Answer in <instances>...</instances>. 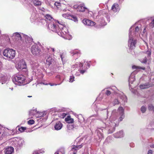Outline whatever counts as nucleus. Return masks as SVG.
I'll use <instances>...</instances> for the list:
<instances>
[{
  "label": "nucleus",
  "instance_id": "473e14b6",
  "mask_svg": "<svg viewBox=\"0 0 154 154\" xmlns=\"http://www.w3.org/2000/svg\"><path fill=\"white\" fill-rule=\"evenodd\" d=\"M110 91L112 92V93H116L118 89L115 86H113L109 88Z\"/></svg>",
  "mask_w": 154,
  "mask_h": 154
},
{
  "label": "nucleus",
  "instance_id": "ea45409f",
  "mask_svg": "<svg viewBox=\"0 0 154 154\" xmlns=\"http://www.w3.org/2000/svg\"><path fill=\"white\" fill-rule=\"evenodd\" d=\"M6 134L5 132H2V133L0 132V140H2L4 137H5Z\"/></svg>",
  "mask_w": 154,
  "mask_h": 154
},
{
  "label": "nucleus",
  "instance_id": "49530a36",
  "mask_svg": "<svg viewBox=\"0 0 154 154\" xmlns=\"http://www.w3.org/2000/svg\"><path fill=\"white\" fill-rule=\"evenodd\" d=\"M88 68L86 67L84 69H79V71L80 73H82V74H83L85 73V72H86V70Z\"/></svg>",
  "mask_w": 154,
  "mask_h": 154
},
{
  "label": "nucleus",
  "instance_id": "774afa93",
  "mask_svg": "<svg viewBox=\"0 0 154 154\" xmlns=\"http://www.w3.org/2000/svg\"><path fill=\"white\" fill-rule=\"evenodd\" d=\"M122 97L123 98V100H124V102H125L126 100H127V98H126V97L125 96H123Z\"/></svg>",
  "mask_w": 154,
  "mask_h": 154
},
{
  "label": "nucleus",
  "instance_id": "423d86ee",
  "mask_svg": "<svg viewBox=\"0 0 154 154\" xmlns=\"http://www.w3.org/2000/svg\"><path fill=\"white\" fill-rule=\"evenodd\" d=\"M16 51L11 48H6L3 50V55L8 60H11L15 57Z\"/></svg>",
  "mask_w": 154,
  "mask_h": 154
},
{
  "label": "nucleus",
  "instance_id": "37998d69",
  "mask_svg": "<svg viewBox=\"0 0 154 154\" xmlns=\"http://www.w3.org/2000/svg\"><path fill=\"white\" fill-rule=\"evenodd\" d=\"M148 108L149 110H152L154 112V106L152 104H149L148 106Z\"/></svg>",
  "mask_w": 154,
  "mask_h": 154
},
{
  "label": "nucleus",
  "instance_id": "dca6fc26",
  "mask_svg": "<svg viewBox=\"0 0 154 154\" xmlns=\"http://www.w3.org/2000/svg\"><path fill=\"white\" fill-rule=\"evenodd\" d=\"M14 152V148L11 146L6 148L4 151L5 154H13Z\"/></svg>",
  "mask_w": 154,
  "mask_h": 154
},
{
  "label": "nucleus",
  "instance_id": "2f4dec72",
  "mask_svg": "<svg viewBox=\"0 0 154 154\" xmlns=\"http://www.w3.org/2000/svg\"><path fill=\"white\" fill-rule=\"evenodd\" d=\"M83 146V145L82 144H81L80 145H78V146H74V147H73L72 149V151H73L74 150H76L78 149H79L81 148H82Z\"/></svg>",
  "mask_w": 154,
  "mask_h": 154
},
{
  "label": "nucleus",
  "instance_id": "0eeeda50",
  "mask_svg": "<svg viewBox=\"0 0 154 154\" xmlns=\"http://www.w3.org/2000/svg\"><path fill=\"white\" fill-rule=\"evenodd\" d=\"M120 116L119 118V121H121L125 117L124 112V109L122 107H120L118 108L117 112L116 110H114L112 111L111 117H113L115 116L118 117Z\"/></svg>",
  "mask_w": 154,
  "mask_h": 154
},
{
  "label": "nucleus",
  "instance_id": "aec40b11",
  "mask_svg": "<svg viewBox=\"0 0 154 154\" xmlns=\"http://www.w3.org/2000/svg\"><path fill=\"white\" fill-rule=\"evenodd\" d=\"M112 9L115 12L118 11L120 10L119 5L116 3H114L112 6Z\"/></svg>",
  "mask_w": 154,
  "mask_h": 154
},
{
  "label": "nucleus",
  "instance_id": "39448f33",
  "mask_svg": "<svg viewBox=\"0 0 154 154\" xmlns=\"http://www.w3.org/2000/svg\"><path fill=\"white\" fill-rule=\"evenodd\" d=\"M11 144L17 149H20L22 146L24 140L18 137L13 138L10 139Z\"/></svg>",
  "mask_w": 154,
  "mask_h": 154
},
{
  "label": "nucleus",
  "instance_id": "3c124183",
  "mask_svg": "<svg viewBox=\"0 0 154 154\" xmlns=\"http://www.w3.org/2000/svg\"><path fill=\"white\" fill-rule=\"evenodd\" d=\"M69 82H72L74 81V77L73 75L71 76L69 78Z\"/></svg>",
  "mask_w": 154,
  "mask_h": 154
},
{
  "label": "nucleus",
  "instance_id": "4be33fe9",
  "mask_svg": "<svg viewBox=\"0 0 154 154\" xmlns=\"http://www.w3.org/2000/svg\"><path fill=\"white\" fill-rule=\"evenodd\" d=\"M31 67L32 69L35 70L36 69L38 66V63L34 62L32 61L31 62Z\"/></svg>",
  "mask_w": 154,
  "mask_h": 154
},
{
  "label": "nucleus",
  "instance_id": "e2e57ef3",
  "mask_svg": "<svg viewBox=\"0 0 154 154\" xmlns=\"http://www.w3.org/2000/svg\"><path fill=\"white\" fill-rule=\"evenodd\" d=\"M105 18L107 20V21L109 22L110 21V16L109 15H107L106 16H105Z\"/></svg>",
  "mask_w": 154,
  "mask_h": 154
},
{
  "label": "nucleus",
  "instance_id": "338daca9",
  "mask_svg": "<svg viewBox=\"0 0 154 154\" xmlns=\"http://www.w3.org/2000/svg\"><path fill=\"white\" fill-rule=\"evenodd\" d=\"M3 50L2 49H0V55L2 56V55H3Z\"/></svg>",
  "mask_w": 154,
  "mask_h": 154
},
{
  "label": "nucleus",
  "instance_id": "c03bdc74",
  "mask_svg": "<svg viewBox=\"0 0 154 154\" xmlns=\"http://www.w3.org/2000/svg\"><path fill=\"white\" fill-rule=\"evenodd\" d=\"M56 78L59 81H61L62 80H63V78L60 75H57ZM63 81H62L63 82Z\"/></svg>",
  "mask_w": 154,
  "mask_h": 154
},
{
  "label": "nucleus",
  "instance_id": "13d9d810",
  "mask_svg": "<svg viewBox=\"0 0 154 154\" xmlns=\"http://www.w3.org/2000/svg\"><path fill=\"white\" fill-rule=\"evenodd\" d=\"M84 63H85L84 67H85V66H87L88 68L90 67V64L88 63V61L86 62L85 63V61H84Z\"/></svg>",
  "mask_w": 154,
  "mask_h": 154
},
{
  "label": "nucleus",
  "instance_id": "79ce46f5",
  "mask_svg": "<svg viewBox=\"0 0 154 154\" xmlns=\"http://www.w3.org/2000/svg\"><path fill=\"white\" fill-rule=\"evenodd\" d=\"M149 26L150 28H152L154 27V19L152 18L151 22L149 24Z\"/></svg>",
  "mask_w": 154,
  "mask_h": 154
},
{
  "label": "nucleus",
  "instance_id": "393cba45",
  "mask_svg": "<svg viewBox=\"0 0 154 154\" xmlns=\"http://www.w3.org/2000/svg\"><path fill=\"white\" fill-rule=\"evenodd\" d=\"M45 17L47 19V22L48 23V22H50L53 21V20H54L51 15L49 14H47L45 16Z\"/></svg>",
  "mask_w": 154,
  "mask_h": 154
},
{
  "label": "nucleus",
  "instance_id": "2eb2a0df",
  "mask_svg": "<svg viewBox=\"0 0 154 154\" xmlns=\"http://www.w3.org/2000/svg\"><path fill=\"white\" fill-rule=\"evenodd\" d=\"M12 37L13 38L15 39V40L17 41L22 39L23 35L22 34L21 35L18 32H15L13 34Z\"/></svg>",
  "mask_w": 154,
  "mask_h": 154
},
{
  "label": "nucleus",
  "instance_id": "680f3d73",
  "mask_svg": "<svg viewBox=\"0 0 154 154\" xmlns=\"http://www.w3.org/2000/svg\"><path fill=\"white\" fill-rule=\"evenodd\" d=\"M62 82V81L60 83L58 84H54L53 83L52 84L51 83H49V85H50L51 86H53L54 85H60L61 84V83Z\"/></svg>",
  "mask_w": 154,
  "mask_h": 154
},
{
  "label": "nucleus",
  "instance_id": "7c9ffc66",
  "mask_svg": "<svg viewBox=\"0 0 154 154\" xmlns=\"http://www.w3.org/2000/svg\"><path fill=\"white\" fill-rule=\"evenodd\" d=\"M38 113V112L37 111L36 109H35L31 110L29 112V115H34Z\"/></svg>",
  "mask_w": 154,
  "mask_h": 154
},
{
  "label": "nucleus",
  "instance_id": "09e8293b",
  "mask_svg": "<svg viewBox=\"0 0 154 154\" xmlns=\"http://www.w3.org/2000/svg\"><path fill=\"white\" fill-rule=\"evenodd\" d=\"M71 17L70 19L74 20L75 22L77 21V18L75 17L73 15H71Z\"/></svg>",
  "mask_w": 154,
  "mask_h": 154
},
{
  "label": "nucleus",
  "instance_id": "6e6552de",
  "mask_svg": "<svg viewBox=\"0 0 154 154\" xmlns=\"http://www.w3.org/2000/svg\"><path fill=\"white\" fill-rule=\"evenodd\" d=\"M61 21L58 20H53L52 22H48V27L49 29L52 31L57 33L58 32V25Z\"/></svg>",
  "mask_w": 154,
  "mask_h": 154
},
{
  "label": "nucleus",
  "instance_id": "72a5a7b5",
  "mask_svg": "<svg viewBox=\"0 0 154 154\" xmlns=\"http://www.w3.org/2000/svg\"><path fill=\"white\" fill-rule=\"evenodd\" d=\"M78 66H79V67H83V65L82 63H78L77 64L72 65V68H77Z\"/></svg>",
  "mask_w": 154,
  "mask_h": 154
},
{
  "label": "nucleus",
  "instance_id": "8fccbe9b",
  "mask_svg": "<svg viewBox=\"0 0 154 154\" xmlns=\"http://www.w3.org/2000/svg\"><path fill=\"white\" fill-rule=\"evenodd\" d=\"M28 124L31 125L34 124L35 123V121L32 119H30L28 121Z\"/></svg>",
  "mask_w": 154,
  "mask_h": 154
},
{
  "label": "nucleus",
  "instance_id": "4d7b16f0",
  "mask_svg": "<svg viewBox=\"0 0 154 154\" xmlns=\"http://www.w3.org/2000/svg\"><path fill=\"white\" fill-rule=\"evenodd\" d=\"M21 70H22L23 72H25L26 74H27V69L26 65V67H25V68H23V69Z\"/></svg>",
  "mask_w": 154,
  "mask_h": 154
},
{
  "label": "nucleus",
  "instance_id": "69168bd1",
  "mask_svg": "<svg viewBox=\"0 0 154 154\" xmlns=\"http://www.w3.org/2000/svg\"><path fill=\"white\" fill-rule=\"evenodd\" d=\"M152 151L151 150H149L148 151L147 154H152Z\"/></svg>",
  "mask_w": 154,
  "mask_h": 154
},
{
  "label": "nucleus",
  "instance_id": "de8ad7c7",
  "mask_svg": "<svg viewBox=\"0 0 154 154\" xmlns=\"http://www.w3.org/2000/svg\"><path fill=\"white\" fill-rule=\"evenodd\" d=\"M147 61V58L146 57H145L143 59H141L140 60V61L142 63H146Z\"/></svg>",
  "mask_w": 154,
  "mask_h": 154
},
{
  "label": "nucleus",
  "instance_id": "f03ea898",
  "mask_svg": "<svg viewBox=\"0 0 154 154\" xmlns=\"http://www.w3.org/2000/svg\"><path fill=\"white\" fill-rule=\"evenodd\" d=\"M134 26H132L130 29L129 33V40L128 41V46L129 47L130 49H132L134 48L135 47V45L136 43V40L133 38V35H136L138 33L140 30H141L140 26V27L138 26H136L135 27V31L134 32H133L132 31L134 29Z\"/></svg>",
  "mask_w": 154,
  "mask_h": 154
},
{
  "label": "nucleus",
  "instance_id": "5701e85b",
  "mask_svg": "<svg viewBox=\"0 0 154 154\" xmlns=\"http://www.w3.org/2000/svg\"><path fill=\"white\" fill-rule=\"evenodd\" d=\"M62 127V124L60 122H57L54 126L55 129L57 130H60Z\"/></svg>",
  "mask_w": 154,
  "mask_h": 154
},
{
  "label": "nucleus",
  "instance_id": "c756f323",
  "mask_svg": "<svg viewBox=\"0 0 154 154\" xmlns=\"http://www.w3.org/2000/svg\"><path fill=\"white\" fill-rule=\"evenodd\" d=\"M132 68L133 69H136L137 70L138 69H142L143 70H144L145 69V67H142L140 66H136L135 65H133L132 66Z\"/></svg>",
  "mask_w": 154,
  "mask_h": 154
},
{
  "label": "nucleus",
  "instance_id": "1a4fd4ad",
  "mask_svg": "<svg viewBox=\"0 0 154 154\" xmlns=\"http://www.w3.org/2000/svg\"><path fill=\"white\" fill-rule=\"evenodd\" d=\"M31 51L32 54L38 56L41 54V50L39 46L37 44L34 43L31 48Z\"/></svg>",
  "mask_w": 154,
  "mask_h": 154
},
{
  "label": "nucleus",
  "instance_id": "f3484780",
  "mask_svg": "<svg viewBox=\"0 0 154 154\" xmlns=\"http://www.w3.org/2000/svg\"><path fill=\"white\" fill-rule=\"evenodd\" d=\"M72 56L77 59L80 56V51L78 50H75L71 52Z\"/></svg>",
  "mask_w": 154,
  "mask_h": 154
},
{
  "label": "nucleus",
  "instance_id": "7ed1b4c3",
  "mask_svg": "<svg viewBox=\"0 0 154 154\" xmlns=\"http://www.w3.org/2000/svg\"><path fill=\"white\" fill-rule=\"evenodd\" d=\"M58 25V32L57 33L60 36L63 38L68 39V37L69 36V34L67 28L65 26V22L63 21H61Z\"/></svg>",
  "mask_w": 154,
  "mask_h": 154
},
{
  "label": "nucleus",
  "instance_id": "6e6d98bb",
  "mask_svg": "<svg viewBox=\"0 0 154 154\" xmlns=\"http://www.w3.org/2000/svg\"><path fill=\"white\" fill-rule=\"evenodd\" d=\"M101 24L102 26H104L106 24V23L105 19H102L101 21Z\"/></svg>",
  "mask_w": 154,
  "mask_h": 154
},
{
  "label": "nucleus",
  "instance_id": "a211bd4d",
  "mask_svg": "<svg viewBox=\"0 0 154 154\" xmlns=\"http://www.w3.org/2000/svg\"><path fill=\"white\" fill-rule=\"evenodd\" d=\"M115 138H119L123 137L124 135V133L122 131H121L113 134Z\"/></svg>",
  "mask_w": 154,
  "mask_h": 154
},
{
  "label": "nucleus",
  "instance_id": "9d476101",
  "mask_svg": "<svg viewBox=\"0 0 154 154\" xmlns=\"http://www.w3.org/2000/svg\"><path fill=\"white\" fill-rule=\"evenodd\" d=\"M26 64L25 61H20L16 63L15 67L19 71H21L23 68L26 67Z\"/></svg>",
  "mask_w": 154,
  "mask_h": 154
},
{
  "label": "nucleus",
  "instance_id": "6ab92c4d",
  "mask_svg": "<svg viewBox=\"0 0 154 154\" xmlns=\"http://www.w3.org/2000/svg\"><path fill=\"white\" fill-rule=\"evenodd\" d=\"M7 40H5L4 39H0V46H4L7 45V42H9L10 39L8 38H7Z\"/></svg>",
  "mask_w": 154,
  "mask_h": 154
},
{
  "label": "nucleus",
  "instance_id": "0e129e2a",
  "mask_svg": "<svg viewBox=\"0 0 154 154\" xmlns=\"http://www.w3.org/2000/svg\"><path fill=\"white\" fill-rule=\"evenodd\" d=\"M54 5L55 6L57 7L58 6H59L60 5V3L59 2H56L54 3Z\"/></svg>",
  "mask_w": 154,
  "mask_h": 154
},
{
  "label": "nucleus",
  "instance_id": "bf43d9fd",
  "mask_svg": "<svg viewBox=\"0 0 154 154\" xmlns=\"http://www.w3.org/2000/svg\"><path fill=\"white\" fill-rule=\"evenodd\" d=\"M119 100L117 99H115L114 101V104L115 105L119 104Z\"/></svg>",
  "mask_w": 154,
  "mask_h": 154
},
{
  "label": "nucleus",
  "instance_id": "b1692460",
  "mask_svg": "<svg viewBox=\"0 0 154 154\" xmlns=\"http://www.w3.org/2000/svg\"><path fill=\"white\" fill-rule=\"evenodd\" d=\"M1 79H0V82L2 83V84L5 83L7 80V77L4 75H1Z\"/></svg>",
  "mask_w": 154,
  "mask_h": 154
},
{
  "label": "nucleus",
  "instance_id": "412c9836",
  "mask_svg": "<svg viewBox=\"0 0 154 154\" xmlns=\"http://www.w3.org/2000/svg\"><path fill=\"white\" fill-rule=\"evenodd\" d=\"M87 9V8L82 5H80L77 7V11L81 12H83Z\"/></svg>",
  "mask_w": 154,
  "mask_h": 154
},
{
  "label": "nucleus",
  "instance_id": "20e7f679",
  "mask_svg": "<svg viewBox=\"0 0 154 154\" xmlns=\"http://www.w3.org/2000/svg\"><path fill=\"white\" fill-rule=\"evenodd\" d=\"M26 77L23 75L17 74L13 75L12 80L13 82L16 85H21L25 83Z\"/></svg>",
  "mask_w": 154,
  "mask_h": 154
},
{
  "label": "nucleus",
  "instance_id": "58836bf2",
  "mask_svg": "<svg viewBox=\"0 0 154 154\" xmlns=\"http://www.w3.org/2000/svg\"><path fill=\"white\" fill-rule=\"evenodd\" d=\"M47 49L48 51H52L53 52V54H54L55 52L54 48L49 47L47 48Z\"/></svg>",
  "mask_w": 154,
  "mask_h": 154
},
{
  "label": "nucleus",
  "instance_id": "c9c22d12",
  "mask_svg": "<svg viewBox=\"0 0 154 154\" xmlns=\"http://www.w3.org/2000/svg\"><path fill=\"white\" fill-rule=\"evenodd\" d=\"M52 60L51 57H49L46 60V64L50 65L52 64Z\"/></svg>",
  "mask_w": 154,
  "mask_h": 154
},
{
  "label": "nucleus",
  "instance_id": "864d4df0",
  "mask_svg": "<svg viewBox=\"0 0 154 154\" xmlns=\"http://www.w3.org/2000/svg\"><path fill=\"white\" fill-rule=\"evenodd\" d=\"M60 57H61V59L62 61L63 62L64 61V58H65V55L63 54H60Z\"/></svg>",
  "mask_w": 154,
  "mask_h": 154
},
{
  "label": "nucleus",
  "instance_id": "a18cd8bd",
  "mask_svg": "<svg viewBox=\"0 0 154 154\" xmlns=\"http://www.w3.org/2000/svg\"><path fill=\"white\" fill-rule=\"evenodd\" d=\"M146 108L145 106H143L141 108V111L142 113H144L146 110Z\"/></svg>",
  "mask_w": 154,
  "mask_h": 154
},
{
  "label": "nucleus",
  "instance_id": "f8f14e48",
  "mask_svg": "<svg viewBox=\"0 0 154 154\" xmlns=\"http://www.w3.org/2000/svg\"><path fill=\"white\" fill-rule=\"evenodd\" d=\"M23 35V37L25 39V41L26 42L27 44H29L27 46V47L29 46L30 44H32L33 43V39L31 37L22 34Z\"/></svg>",
  "mask_w": 154,
  "mask_h": 154
},
{
  "label": "nucleus",
  "instance_id": "c85d7f7f",
  "mask_svg": "<svg viewBox=\"0 0 154 154\" xmlns=\"http://www.w3.org/2000/svg\"><path fill=\"white\" fill-rule=\"evenodd\" d=\"M78 119L79 121L78 124L80 125V124L84 120V118L82 117L81 114H80L78 116Z\"/></svg>",
  "mask_w": 154,
  "mask_h": 154
},
{
  "label": "nucleus",
  "instance_id": "cd10ccee",
  "mask_svg": "<svg viewBox=\"0 0 154 154\" xmlns=\"http://www.w3.org/2000/svg\"><path fill=\"white\" fill-rule=\"evenodd\" d=\"M65 120L68 123H72L74 122V120L73 119L71 118L69 116H68L65 118Z\"/></svg>",
  "mask_w": 154,
  "mask_h": 154
},
{
  "label": "nucleus",
  "instance_id": "f257e3e1",
  "mask_svg": "<svg viewBox=\"0 0 154 154\" xmlns=\"http://www.w3.org/2000/svg\"><path fill=\"white\" fill-rule=\"evenodd\" d=\"M107 118L103 119L102 122V123L103 124V126L100 128H98L96 131V132L100 140L103 138L102 132H103V130H105L104 129H102V128H106L108 130V133L111 134L115 131V128L117 126V124L115 122L107 120Z\"/></svg>",
  "mask_w": 154,
  "mask_h": 154
},
{
  "label": "nucleus",
  "instance_id": "4468645a",
  "mask_svg": "<svg viewBox=\"0 0 154 154\" xmlns=\"http://www.w3.org/2000/svg\"><path fill=\"white\" fill-rule=\"evenodd\" d=\"M82 22L85 25L88 26H92L94 25L95 24L94 22L86 19H84L82 20Z\"/></svg>",
  "mask_w": 154,
  "mask_h": 154
},
{
  "label": "nucleus",
  "instance_id": "a878e982",
  "mask_svg": "<svg viewBox=\"0 0 154 154\" xmlns=\"http://www.w3.org/2000/svg\"><path fill=\"white\" fill-rule=\"evenodd\" d=\"M151 85L149 83H146L143 85H141L139 86V87L140 89H144L148 88L151 87Z\"/></svg>",
  "mask_w": 154,
  "mask_h": 154
},
{
  "label": "nucleus",
  "instance_id": "e433bc0d",
  "mask_svg": "<svg viewBox=\"0 0 154 154\" xmlns=\"http://www.w3.org/2000/svg\"><path fill=\"white\" fill-rule=\"evenodd\" d=\"M62 16L63 17L68 19H70L71 16V15L68 14H62Z\"/></svg>",
  "mask_w": 154,
  "mask_h": 154
},
{
  "label": "nucleus",
  "instance_id": "4c0bfd02",
  "mask_svg": "<svg viewBox=\"0 0 154 154\" xmlns=\"http://www.w3.org/2000/svg\"><path fill=\"white\" fill-rule=\"evenodd\" d=\"M66 114L64 112L60 113L58 114V116L61 118L63 119L66 116Z\"/></svg>",
  "mask_w": 154,
  "mask_h": 154
},
{
  "label": "nucleus",
  "instance_id": "bb28decb",
  "mask_svg": "<svg viewBox=\"0 0 154 154\" xmlns=\"http://www.w3.org/2000/svg\"><path fill=\"white\" fill-rule=\"evenodd\" d=\"M76 126H74V125H73L68 124L67 125V131L68 132H69L70 130H73L75 128H76Z\"/></svg>",
  "mask_w": 154,
  "mask_h": 154
},
{
  "label": "nucleus",
  "instance_id": "a19ab883",
  "mask_svg": "<svg viewBox=\"0 0 154 154\" xmlns=\"http://www.w3.org/2000/svg\"><path fill=\"white\" fill-rule=\"evenodd\" d=\"M61 151L56 152L54 154H64L65 151L63 149H61Z\"/></svg>",
  "mask_w": 154,
  "mask_h": 154
},
{
  "label": "nucleus",
  "instance_id": "ddd939ff",
  "mask_svg": "<svg viewBox=\"0 0 154 154\" xmlns=\"http://www.w3.org/2000/svg\"><path fill=\"white\" fill-rule=\"evenodd\" d=\"M136 71H134L132 72L129 78V88L131 87V84H132L133 82L135 80V73Z\"/></svg>",
  "mask_w": 154,
  "mask_h": 154
},
{
  "label": "nucleus",
  "instance_id": "603ef678",
  "mask_svg": "<svg viewBox=\"0 0 154 154\" xmlns=\"http://www.w3.org/2000/svg\"><path fill=\"white\" fill-rule=\"evenodd\" d=\"M26 129V127H21L19 128L18 129L19 130L20 132H23Z\"/></svg>",
  "mask_w": 154,
  "mask_h": 154
},
{
  "label": "nucleus",
  "instance_id": "052dcab7",
  "mask_svg": "<svg viewBox=\"0 0 154 154\" xmlns=\"http://www.w3.org/2000/svg\"><path fill=\"white\" fill-rule=\"evenodd\" d=\"M146 53L147 55L148 56H150L151 55V52L150 51L148 50L146 51Z\"/></svg>",
  "mask_w": 154,
  "mask_h": 154
},
{
  "label": "nucleus",
  "instance_id": "9b49d317",
  "mask_svg": "<svg viewBox=\"0 0 154 154\" xmlns=\"http://www.w3.org/2000/svg\"><path fill=\"white\" fill-rule=\"evenodd\" d=\"M37 12L35 10H33L32 12L30 18V20L32 22L37 21L38 20V15Z\"/></svg>",
  "mask_w": 154,
  "mask_h": 154
},
{
  "label": "nucleus",
  "instance_id": "f704fd0d",
  "mask_svg": "<svg viewBox=\"0 0 154 154\" xmlns=\"http://www.w3.org/2000/svg\"><path fill=\"white\" fill-rule=\"evenodd\" d=\"M33 3L35 6H39L42 4L41 2L38 0H34Z\"/></svg>",
  "mask_w": 154,
  "mask_h": 154
},
{
  "label": "nucleus",
  "instance_id": "5fc2aeb1",
  "mask_svg": "<svg viewBox=\"0 0 154 154\" xmlns=\"http://www.w3.org/2000/svg\"><path fill=\"white\" fill-rule=\"evenodd\" d=\"M112 92L109 89V90H106V94L107 95H109L111 93H112Z\"/></svg>",
  "mask_w": 154,
  "mask_h": 154
}]
</instances>
